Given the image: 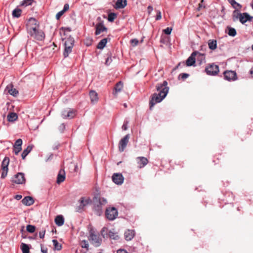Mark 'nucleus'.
Instances as JSON below:
<instances>
[{
    "label": "nucleus",
    "mask_w": 253,
    "mask_h": 253,
    "mask_svg": "<svg viewBox=\"0 0 253 253\" xmlns=\"http://www.w3.org/2000/svg\"><path fill=\"white\" fill-rule=\"evenodd\" d=\"M122 129L124 130H126V123L124 122V123L122 126Z\"/></svg>",
    "instance_id": "obj_57"
},
{
    "label": "nucleus",
    "mask_w": 253,
    "mask_h": 253,
    "mask_svg": "<svg viewBox=\"0 0 253 253\" xmlns=\"http://www.w3.org/2000/svg\"><path fill=\"white\" fill-rule=\"evenodd\" d=\"M9 158L5 157L2 161V163H1V168L2 170V173H1V177L2 178H4L7 174L8 170V166L9 165Z\"/></svg>",
    "instance_id": "obj_7"
},
{
    "label": "nucleus",
    "mask_w": 253,
    "mask_h": 253,
    "mask_svg": "<svg viewBox=\"0 0 253 253\" xmlns=\"http://www.w3.org/2000/svg\"><path fill=\"white\" fill-rule=\"evenodd\" d=\"M74 44V39L71 37H68L65 42V46H71L73 47Z\"/></svg>",
    "instance_id": "obj_25"
},
{
    "label": "nucleus",
    "mask_w": 253,
    "mask_h": 253,
    "mask_svg": "<svg viewBox=\"0 0 253 253\" xmlns=\"http://www.w3.org/2000/svg\"><path fill=\"white\" fill-rule=\"evenodd\" d=\"M118 214L117 209L114 207H109L106 208L105 216L109 220H114L116 218Z\"/></svg>",
    "instance_id": "obj_6"
},
{
    "label": "nucleus",
    "mask_w": 253,
    "mask_h": 253,
    "mask_svg": "<svg viewBox=\"0 0 253 253\" xmlns=\"http://www.w3.org/2000/svg\"><path fill=\"white\" fill-rule=\"evenodd\" d=\"M139 43V42L137 39H133L130 41V46L132 47H135L137 46Z\"/></svg>",
    "instance_id": "obj_39"
},
{
    "label": "nucleus",
    "mask_w": 253,
    "mask_h": 253,
    "mask_svg": "<svg viewBox=\"0 0 253 253\" xmlns=\"http://www.w3.org/2000/svg\"><path fill=\"white\" fill-rule=\"evenodd\" d=\"M198 53V52H193L186 60V65L188 66L193 65L195 63V56Z\"/></svg>",
    "instance_id": "obj_14"
},
{
    "label": "nucleus",
    "mask_w": 253,
    "mask_h": 253,
    "mask_svg": "<svg viewBox=\"0 0 253 253\" xmlns=\"http://www.w3.org/2000/svg\"><path fill=\"white\" fill-rule=\"evenodd\" d=\"M81 247L83 248H85L87 250H88V244L87 241L86 240H83L81 242Z\"/></svg>",
    "instance_id": "obj_43"
},
{
    "label": "nucleus",
    "mask_w": 253,
    "mask_h": 253,
    "mask_svg": "<svg viewBox=\"0 0 253 253\" xmlns=\"http://www.w3.org/2000/svg\"><path fill=\"white\" fill-rule=\"evenodd\" d=\"M22 196L21 195H16L15 196V199L17 200H19L22 198Z\"/></svg>",
    "instance_id": "obj_56"
},
{
    "label": "nucleus",
    "mask_w": 253,
    "mask_h": 253,
    "mask_svg": "<svg viewBox=\"0 0 253 253\" xmlns=\"http://www.w3.org/2000/svg\"><path fill=\"white\" fill-rule=\"evenodd\" d=\"M21 14V10L19 8H15L12 11V16L14 17L18 18L20 16Z\"/></svg>",
    "instance_id": "obj_34"
},
{
    "label": "nucleus",
    "mask_w": 253,
    "mask_h": 253,
    "mask_svg": "<svg viewBox=\"0 0 253 253\" xmlns=\"http://www.w3.org/2000/svg\"><path fill=\"white\" fill-rule=\"evenodd\" d=\"M135 235V231L133 230H127V241L131 240Z\"/></svg>",
    "instance_id": "obj_38"
},
{
    "label": "nucleus",
    "mask_w": 253,
    "mask_h": 253,
    "mask_svg": "<svg viewBox=\"0 0 253 253\" xmlns=\"http://www.w3.org/2000/svg\"><path fill=\"white\" fill-rule=\"evenodd\" d=\"M32 149V147L31 146H28L26 149L24 150L21 154V156L23 159H24L26 158L28 154L31 151Z\"/></svg>",
    "instance_id": "obj_27"
},
{
    "label": "nucleus",
    "mask_w": 253,
    "mask_h": 253,
    "mask_svg": "<svg viewBox=\"0 0 253 253\" xmlns=\"http://www.w3.org/2000/svg\"><path fill=\"white\" fill-rule=\"evenodd\" d=\"M75 116L76 111L69 108L63 111L62 112V116L64 119H71Z\"/></svg>",
    "instance_id": "obj_10"
},
{
    "label": "nucleus",
    "mask_w": 253,
    "mask_h": 253,
    "mask_svg": "<svg viewBox=\"0 0 253 253\" xmlns=\"http://www.w3.org/2000/svg\"><path fill=\"white\" fill-rule=\"evenodd\" d=\"M52 243L54 246V250L60 251L62 249V245L60 244L57 240L54 239L52 240Z\"/></svg>",
    "instance_id": "obj_30"
},
{
    "label": "nucleus",
    "mask_w": 253,
    "mask_h": 253,
    "mask_svg": "<svg viewBox=\"0 0 253 253\" xmlns=\"http://www.w3.org/2000/svg\"><path fill=\"white\" fill-rule=\"evenodd\" d=\"M22 140L21 139H17L13 146V152L15 155H18L19 152L22 150Z\"/></svg>",
    "instance_id": "obj_13"
},
{
    "label": "nucleus",
    "mask_w": 253,
    "mask_h": 253,
    "mask_svg": "<svg viewBox=\"0 0 253 253\" xmlns=\"http://www.w3.org/2000/svg\"><path fill=\"white\" fill-rule=\"evenodd\" d=\"M35 226L32 225H28L26 227L27 231L31 233L35 232Z\"/></svg>",
    "instance_id": "obj_42"
},
{
    "label": "nucleus",
    "mask_w": 253,
    "mask_h": 253,
    "mask_svg": "<svg viewBox=\"0 0 253 253\" xmlns=\"http://www.w3.org/2000/svg\"><path fill=\"white\" fill-rule=\"evenodd\" d=\"M123 87V84L122 82H118L115 86L113 94L116 96L118 93L122 90Z\"/></svg>",
    "instance_id": "obj_17"
},
{
    "label": "nucleus",
    "mask_w": 253,
    "mask_h": 253,
    "mask_svg": "<svg viewBox=\"0 0 253 253\" xmlns=\"http://www.w3.org/2000/svg\"><path fill=\"white\" fill-rule=\"evenodd\" d=\"M60 129H62V130L64 129L65 128V126L64 124H62L60 126Z\"/></svg>",
    "instance_id": "obj_59"
},
{
    "label": "nucleus",
    "mask_w": 253,
    "mask_h": 253,
    "mask_svg": "<svg viewBox=\"0 0 253 253\" xmlns=\"http://www.w3.org/2000/svg\"><path fill=\"white\" fill-rule=\"evenodd\" d=\"M209 47L211 50H214L217 47V42L216 40H209L208 41Z\"/></svg>",
    "instance_id": "obj_26"
},
{
    "label": "nucleus",
    "mask_w": 253,
    "mask_h": 253,
    "mask_svg": "<svg viewBox=\"0 0 253 253\" xmlns=\"http://www.w3.org/2000/svg\"><path fill=\"white\" fill-rule=\"evenodd\" d=\"M228 34L231 37H235L237 32L235 28L232 27H228Z\"/></svg>",
    "instance_id": "obj_37"
},
{
    "label": "nucleus",
    "mask_w": 253,
    "mask_h": 253,
    "mask_svg": "<svg viewBox=\"0 0 253 253\" xmlns=\"http://www.w3.org/2000/svg\"><path fill=\"white\" fill-rule=\"evenodd\" d=\"M107 42V39L104 38L101 40L97 44V47L98 49H103L106 45Z\"/></svg>",
    "instance_id": "obj_28"
},
{
    "label": "nucleus",
    "mask_w": 253,
    "mask_h": 253,
    "mask_svg": "<svg viewBox=\"0 0 253 253\" xmlns=\"http://www.w3.org/2000/svg\"><path fill=\"white\" fill-rule=\"evenodd\" d=\"M72 48L71 46H65L63 55L64 57L68 56L69 54L72 52Z\"/></svg>",
    "instance_id": "obj_35"
},
{
    "label": "nucleus",
    "mask_w": 253,
    "mask_h": 253,
    "mask_svg": "<svg viewBox=\"0 0 253 253\" xmlns=\"http://www.w3.org/2000/svg\"><path fill=\"white\" fill-rule=\"evenodd\" d=\"M126 233H125V234H124V236H125V238H126Z\"/></svg>",
    "instance_id": "obj_62"
},
{
    "label": "nucleus",
    "mask_w": 253,
    "mask_h": 253,
    "mask_svg": "<svg viewBox=\"0 0 253 253\" xmlns=\"http://www.w3.org/2000/svg\"><path fill=\"white\" fill-rule=\"evenodd\" d=\"M22 202L23 204L27 206H30L34 204V200L32 197L27 196L22 199Z\"/></svg>",
    "instance_id": "obj_18"
},
{
    "label": "nucleus",
    "mask_w": 253,
    "mask_h": 253,
    "mask_svg": "<svg viewBox=\"0 0 253 253\" xmlns=\"http://www.w3.org/2000/svg\"><path fill=\"white\" fill-rule=\"evenodd\" d=\"M161 18H162L161 12L160 11L158 10L157 12L156 20H160L161 19Z\"/></svg>",
    "instance_id": "obj_47"
},
{
    "label": "nucleus",
    "mask_w": 253,
    "mask_h": 253,
    "mask_svg": "<svg viewBox=\"0 0 253 253\" xmlns=\"http://www.w3.org/2000/svg\"><path fill=\"white\" fill-rule=\"evenodd\" d=\"M112 60L111 57H108L105 61V64L107 66L109 65L110 63L112 62Z\"/></svg>",
    "instance_id": "obj_46"
},
{
    "label": "nucleus",
    "mask_w": 253,
    "mask_h": 253,
    "mask_svg": "<svg viewBox=\"0 0 253 253\" xmlns=\"http://www.w3.org/2000/svg\"><path fill=\"white\" fill-rule=\"evenodd\" d=\"M228 1L234 8H241L242 5L239 3L237 2L235 0H228Z\"/></svg>",
    "instance_id": "obj_31"
},
{
    "label": "nucleus",
    "mask_w": 253,
    "mask_h": 253,
    "mask_svg": "<svg viewBox=\"0 0 253 253\" xmlns=\"http://www.w3.org/2000/svg\"><path fill=\"white\" fill-rule=\"evenodd\" d=\"M224 79L227 81H234L237 79V75L235 72L232 71H226L224 72Z\"/></svg>",
    "instance_id": "obj_11"
},
{
    "label": "nucleus",
    "mask_w": 253,
    "mask_h": 253,
    "mask_svg": "<svg viewBox=\"0 0 253 253\" xmlns=\"http://www.w3.org/2000/svg\"><path fill=\"white\" fill-rule=\"evenodd\" d=\"M252 49L253 50V45H252Z\"/></svg>",
    "instance_id": "obj_64"
},
{
    "label": "nucleus",
    "mask_w": 253,
    "mask_h": 253,
    "mask_svg": "<svg viewBox=\"0 0 253 253\" xmlns=\"http://www.w3.org/2000/svg\"><path fill=\"white\" fill-rule=\"evenodd\" d=\"M38 25L35 18H31L28 25V31L30 36L38 41H42L45 37L44 33L37 29Z\"/></svg>",
    "instance_id": "obj_2"
},
{
    "label": "nucleus",
    "mask_w": 253,
    "mask_h": 253,
    "mask_svg": "<svg viewBox=\"0 0 253 253\" xmlns=\"http://www.w3.org/2000/svg\"><path fill=\"white\" fill-rule=\"evenodd\" d=\"M107 30V28L102 24L98 23L96 26V31H95V35H98L101 32L106 31Z\"/></svg>",
    "instance_id": "obj_19"
},
{
    "label": "nucleus",
    "mask_w": 253,
    "mask_h": 253,
    "mask_svg": "<svg viewBox=\"0 0 253 253\" xmlns=\"http://www.w3.org/2000/svg\"><path fill=\"white\" fill-rule=\"evenodd\" d=\"M251 6H252V8L253 9V3H252Z\"/></svg>",
    "instance_id": "obj_63"
},
{
    "label": "nucleus",
    "mask_w": 253,
    "mask_h": 253,
    "mask_svg": "<svg viewBox=\"0 0 253 253\" xmlns=\"http://www.w3.org/2000/svg\"><path fill=\"white\" fill-rule=\"evenodd\" d=\"M124 105L125 107H126V103H124Z\"/></svg>",
    "instance_id": "obj_61"
},
{
    "label": "nucleus",
    "mask_w": 253,
    "mask_h": 253,
    "mask_svg": "<svg viewBox=\"0 0 253 253\" xmlns=\"http://www.w3.org/2000/svg\"><path fill=\"white\" fill-rule=\"evenodd\" d=\"M21 249L22 250L23 253H30L29 247L27 244L25 243H22L21 244Z\"/></svg>",
    "instance_id": "obj_32"
},
{
    "label": "nucleus",
    "mask_w": 253,
    "mask_h": 253,
    "mask_svg": "<svg viewBox=\"0 0 253 253\" xmlns=\"http://www.w3.org/2000/svg\"><path fill=\"white\" fill-rule=\"evenodd\" d=\"M117 253H126V251L124 249H119L117 251Z\"/></svg>",
    "instance_id": "obj_54"
},
{
    "label": "nucleus",
    "mask_w": 253,
    "mask_h": 253,
    "mask_svg": "<svg viewBox=\"0 0 253 253\" xmlns=\"http://www.w3.org/2000/svg\"><path fill=\"white\" fill-rule=\"evenodd\" d=\"M205 71L208 75L214 76L219 72V67L217 65L212 64L207 66L205 69Z\"/></svg>",
    "instance_id": "obj_9"
},
{
    "label": "nucleus",
    "mask_w": 253,
    "mask_h": 253,
    "mask_svg": "<svg viewBox=\"0 0 253 253\" xmlns=\"http://www.w3.org/2000/svg\"><path fill=\"white\" fill-rule=\"evenodd\" d=\"M64 12L62 10L58 12L56 15V19H59L60 18V17L64 14Z\"/></svg>",
    "instance_id": "obj_48"
},
{
    "label": "nucleus",
    "mask_w": 253,
    "mask_h": 253,
    "mask_svg": "<svg viewBox=\"0 0 253 253\" xmlns=\"http://www.w3.org/2000/svg\"><path fill=\"white\" fill-rule=\"evenodd\" d=\"M110 239L114 240H118L119 237L118 234L116 233H114L111 231H109L108 233V235Z\"/></svg>",
    "instance_id": "obj_33"
},
{
    "label": "nucleus",
    "mask_w": 253,
    "mask_h": 253,
    "mask_svg": "<svg viewBox=\"0 0 253 253\" xmlns=\"http://www.w3.org/2000/svg\"><path fill=\"white\" fill-rule=\"evenodd\" d=\"M172 31V28L170 27H167L166 29L164 30V32L166 35H169L170 34Z\"/></svg>",
    "instance_id": "obj_45"
},
{
    "label": "nucleus",
    "mask_w": 253,
    "mask_h": 253,
    "mask_svg": "<svg viewBox=\"0 0 253 253\" xmlns=\"http://www.w3.org/2000/svg\"><path fill=\"white\" fill-rule=\"evenodd\" d=\"M107 204V200L103 197H95L93 199V209L97 215H101L103 213V206Z\"/></svg>",
    "instance_id": "obj_3"
},
{
    "label": "nucleus",
    "mask_w": 253,
    "mask_h": 253,
    "mask_svg": "<svg viewBox=\"0 0 253 253\" xmlns=\"http://www.w3.org/2000/svg\"><path fill=\"white\" fill-rule=\"evenodd\" d=\"M252 18L253 17L246 12L240 13L237 10H235L233 13V21H236L239 20L240 22L243 24L248 21H251Z\"/></svg>",
    "instance_id": "obj_4"
},
{
    "label": "nucleus",
    "mask_w": 253,
    "mask_h": 253,
    "mask_svg": "<svg viewBox=\"0 0 253 253\" xmlns=\"http://www.w3.org/2000/svg\"><path fill=\"white\" fill-rule=\"evenodd\" d=\"M180 76H181V79H182L183 80H184L188 77L189 74H186V73H182L180 75Z\"/></svg>",
    "instance_id": "obj_50"
},
{
    "label": "nucleus",
    "mask_w": 253,
    "mask_h": 253,
    "mask_svg": "<svg viewBox=\"0 0 253 253\" xmlns=\"http://www.w3.org/2000/svg\"><path fill=\"white\" fill-rule=\"evenodd\" d=\"M250 74L253 76V67L250 70Z\"/></svg>",
    "instance_id": "obj_60"
},
{
    "label": "nucleus",
    "mask_w": 253,
    "mask_h": 253,
    "mask_svg": "<svg viewBox=\"0 0 253 253\" xmlns=\"http://www.w3.org/2000/svg\"><path fill=\"white\" fill-rule=\"evenodd\" d=\"M156 87L159 93H155L152 95L149 102L151 109L156 104L161 102L166 97L169 90L166 81H164L162 84H158Z\"/></svg>",
    "instance_id": "obj_1"
},
{
    "label": "nucleus",
    "mask_w": 253,
    "mask_h": 253,
    "mask_svg": "<svg viewBox=\"0 0 253 253\" xmlns=\"http://www.w3.org/2000/svg\"><path fill=\"white\" fill-rule=\"evenodd\" d=\"M113 181L117 185L122 184L124 180V178L122 174L119 173H114L112 176Z\"/></svg>",
    "instance_id": "obj_12"
},
{
    "label": "nucleus",
    "mask_w": 253,
    "mask_h": 253,
    "mask_svg": "<svg viewBox=\"0 0 253 253\" xmlns=\"http://www.w3.org/2000/svg\"><path fill=\"white\" fill-rule=\"evenodd\" d=\"M88 240L94 247H97L101 245L102 240L99 235L95 234L93 229H91L89 232Z\"/></svg>",
    "instance_id": "obj_5"
},
{
    "label": "nucleus",
    "mask_w": 253,
    "mask_h": 253,
    "mask_svg": "<svg viewBox=\"0 0 253 253\" xmlns=\"http://www.w3.org/2000/svg\"><path fill=\"white\" fill-rule=\"evenodd\" d=\"M117 16L115 13H110L108 14V20L110 22H113Z\"/></svg>",
    "instance_id": "obj_40"
},
{
    "label": "nucleus",
    "mask_w": 253,
    "mask_h": 253,
    "mask_svg": "<svg viewBox=\"0 0 253 253\" xmlns=\"http://www.w3.org/2000/svg\"><path fill=\"white\" fill-rule=\"evenodd\" d=\"M126 5V0H117L115 3L114 7L116 9L124 8Z\"/></svg>",
    "instance_id": "obj_20"
},
{
    "label": "nucleus",
    "mask_w": 253,
    "mask_h": 253,
    "mask_svg": "<svg viewBox=\"0 0 253 253\" xmlns=\"http://www.w3.org/2000/svg\"><path fill=\"white\" fill-rule=\"evenodd\" d=\"M69 8V5L67 3H66L64 5V8H63V9L62 10V11L65 12V11H66L67 10H68Z\"/></svg>",
    "instance_id": "obj_51"
},
{
    "label": "nucleus",
    "mask_w": 253,
    "mask_h": 253,
    "mask_svg": "<svg viewBox=\"0 0 253 253\" xmlns=\"http://www.w3.org/2000/svg\"><path fill=\"white\" fill-rule=\"evenodd\" d=\"M83 209V208H81V204H80V206L76 208V211L81 212Z\"/></svg>",
    "instance_id": "obj_55"
},
{
    "label": "nucleus",
    "mask_w": 253,
    "mask_h": 253,
    "mask_svg": "<svg viewBox=\"0 0 253 253\" xmlns=\"http://www.w3.org/2000/svg\"><path fill=\"white\" fill-rule=\"evenodd\" d=\"M107 231H108V229L106 227H103L102 229V230L101 231V235L103 237V238H105V237L107 236L108 233H107Z\"/></svg>",
    "instance_id": "obj_44"
},
{
    "label": "nucleus",
    "mask_w": 253,
    "mask_h": 253,
    "mask_svg": "<svg viewBox=\"0 0 253 253\" xmlns=\"http://www.w3.org/2000/svg\"><path fill=\"white\" fill-rule=\"evenodd\" d=\"M89 199L85 200L84 197H82L80 200V203L81 204V208H84L86 205L89 203Z\"/></svg>",
    "instance_id": "obj_36"
},
{
    "label": "nucleus",
    "mask_w": 253,
    "mask_h": 253,
    "mask_svg": "<svg viewBox=\"0 0 253 253\" xmlns=\"http://www.w3.org/2000/svg\"><path fill=\"white\" fill-rule=\"evenodd\" d=\"M55 222L58 226H61L64 223V219L62 215H58L55 218Z\"/></svg>",
    "instance_id": "obj_24"
},
{
    "label": "nucleus",
    "mask_w": 253,
    "mask_h": 253,
    "mask_svg": "<svg viewBox=\"0 0 253 253\" xmlns=\"http://www.w3.org/2000/svg\"><path fill=\"white\" fill-rule=\"evenodd\" d=\"M34 1V0H24L22 2L21 5L25 6H27L28 5H31Z\"/></svg>",
    "instance_id": "obj_41"
},
{
    "label": "nucleus",
    "mask_w": 253,
    "mask_h": 253,
    "mask_svg": "<svg viewBox=\"0 0 253 253\" xmlns=\"http://www.w3.org/2000/svg\"><path fill=\"white\" fill-rule=\"evenodd\" d=\"M41 252L42 253H47V249L46 248L43 249L42 247L41 248Z\"/></svg>",
    "instance_id": "obj_58"
},
{
    "label": "nucleus",
    "mask_w": 253,
    "mask_h": 253,
    "mask_svg": "<svg viewBox=\"0 0 253 253\" xmlns=\"http://www.w3.org/2000/svg\"><path fill=\"white\" fill-rule=\"evenodd\" d=\"M89 96L91 102L92 103L96 102L98 100V94L94 90H91L89 92Z\"/></svg>",
    "instance_id": "obj_23"
},
{
    "label": "nucleus",
    "mask_w": 253,
    "mask_h": 253,
    "mask_svg": "<svg viewBox=\"0 0 253 253\" xmlns=\"http://www.w3.org/2000/svg\"><path fill=\"white\" fill-rule=\"evenodd\" d=\"M5 91L13 96H16L18 94V91L15 88H13V86L11 84L6 87Z\"/></svg>",
    "instance_id": "obj_15"
},
{
    "label": "nucleus",
    "mask_w": 253,
    "mask_h": 253,
    "mask_svg": "<svg viewBox=\"0 0 253 253\" xmlns=\"http://www.w3.org/2000/svg\"><path fill=\"white\" fill-rule=\"evenodd\" d=\"M137 163L140 168L144 167L148 163V160L143 157L138 158Z\"/></svg>",
    "instance_id": "obj_22"
},
{
    "label": "nucleus",
    "mask_w": 253,
    "mask_h": 253,
    "mask_svg": "<svg viewBox=\"0 0 253 253\" xmlns=\"http://www.w3.org/2000/svg\"><path fill=\"white\" fill-rule=\"evenodd\" d=\"M126 146V135L125 136L119 143V150L120 152H123Z\"/></svg>",
    "instance_id": "obj_16"
},
{
    "label": "nucleus",
    "mask_w": 253,
    "mask_h": 253,
    "mask_svg": "<svg viewBox=\"0 0 253 253\" xmlns=\"http://www.w3.org/2000/svg\"><path fill=\"white\" fill-rule=\"evenodd\" d=\"M26 181L24 174L22 172H18L15 174L11 179V181L17 184H22Z\"/></svg>",
    "instance_id": "obj_8"
},
{
    "label": "nucleus",
    "mask_w": 253,
    "mask_h": 253,
    "mask_svg": "<svg viewBox=\"0 0 253 253\" xmlns=\"http://www.w3.org/2000/svg\"><path fill=\"white\" fill-rule=\"evenodd\" d=\"M204 1V0H201V3L199 4V6L197 8V10L200 11L201 9V8L203 7V5L202 3Z\"/></svg>",
    "instance_id": "obj_53"
},
{
    "label": "nucleus",
    "mask_w": 253,
    "mask_h": 253,
    "mask_svg": "<svg viewBox=\"0 0 253 253\" xmlns=\"http://www.w3.org/2000/svg\"><path fill=\"white\" fill-rule=\"evenodd\" d=\"M65 179V173L64 170H60L58 174L56 182L58 184L63 182Z\"/></svg>",
    "instance_id": "obj_21"
},
{
    "label": "nucleus",
    "mask_w": 253,
    "mask_h": 253,
    "mask_svg": "<svg viewBox=\"0 0 253 253\" xmlns=\"http://www.w3.org/2000/svg\"><path fill=\"white\" fill-rule=\"evenodd\" d=\"M17 115L15 113H10L7 115V120L9 122H13L17 119Z\"/></svg>",
    "instance_id": "obj_29"
},
{
    "label": "nucleus",
    "mask_w": 253,
    "mask_h": 253,
    "mask_svg": "<svg viewBox=\"0 0 253 253\" xmlns=\"http://www.w3.org/2000/svg\"><path fill=\"white\" fill-rule=\"evenodd\" d=\"M45 233V230H43V231H40L39 232L40 238H41V239L43 238L44 237Z\"/></svg>",
    "instance_id": "obj_49"
},
{
    "label": "nucleus",
    "mask_w": 253,
    "mask_h": 253,
    "mask_svg": "<svg viewBox=\"0 0 253 253\" xmlns=\"http://www.w3.org/2000/svg\"><path fill=\"white\" fill-rule=\"evenodd\" d=\"M153 8L151 6H149L147 8L148 13L149 14H150L151 12L152 11Z\"/></svg>",
    "instance_id": "obj_52"
}]
</instances>
